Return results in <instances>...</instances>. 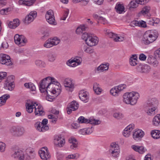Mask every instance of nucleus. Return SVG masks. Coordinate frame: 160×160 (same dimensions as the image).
Masks as SVG:
<instances>
[{"instance_id":"9d476101","label":"nucleus","mask_w":160,"mask_h":160,"mask_svg":"<svg viewBox=\"0 0 160 160\" xmlns=\"http://www.w3.org/2000/svg\"><path fill=\"white\" fill-rule=\"evenodd\" d=\"M45 18L47 21L51 24L56 25V22H55L54 13L52 10H49L46 14Z\"/></svg>"},{"instance_id":"052dcab7","label":"nucleus","mask_w":160,"mask_h":160,"mask_svg":"<svg viewBox=\"0 0 160 160\" xmlns=\"http://www.w3.org/2000/svg\"><path fill=\"white\" fill-rule=\"evenodd\" d=\"M129 25L133 27L135 26H138V25H139V21L136 20L133 21L130 23Z\"/></svg>"},{"instance_id":"0e129e2a","label":"nucleus","mask_w":160,"mask_h":160,"mask_svg":"<svg viewBox=\"0 0 160 160\" xmlns=\"http://www.w3.org/2000/svg\"><path fill=\"white\" fill-rule=\"evenodd\" d=\"M9 9V8L2 9L0 11V13L2 15L7 14L8 12Z\"/></svg>"},{"instance_id":"3c124183","label":"nucleus","mask_w":160,"mask_h":160,"mask_svg":"<svg viewBox=\"0 0 160 160\" xmlns=\"http://www.w3.org/2000/svg\"><path fill=\"white\" fill-rule=\"evenodd\" d=\"M149 21V24L152 25H155V24H157L160 23V20L158 18L154 19L150 18Z\"/></svg>"},{"instance_id":"4c0bfd02","label":"nucleus","mask_w":160,"mask_h":160,"mask_svg":"<svg viewBox=\"0 0 160 160\" xmlns=\"http://www.w3.org/2000/svg\"><path fill=\"white\" fill-rule=\"evenodd\" d=\"M88 29V27L87 26L84 25H81L77 28L76 32L78 34H80L83 31L87 30Z\"/></svg>"},{"instance_id":"37998d69","label":"nucleus","mask_w":160,"mask_h":160,"mask_svg":"<svg viewBox=\"0 0 160 160\" xmlns=\"http://www.w3.org/2000/svg\"><path fill=\"white\" fill-rule=\"evenodd\" d=\"M4 88L6 89H7L10 91H12L13 89L14 88V85L13 83L11 82H5L4 84Z\"/></svg>"},{"instance_id":"c9c22d12","label":"nucleus","mask_w":160,"mask_h":160,"mask_svg":"<svg viewBox=\"0 0 160 160\" xmlns=\"http://www.w3.org/2000/svg\"><path fill=\"white\" fill-rule=\"evenodd\" d=\"M137 57L136 54H134L129 59V63L132 66H134L137 64Z\"/></svg>"},{"instance_id":"20e7f679","label":"nucleus","mask_w":160,"mask_h":160,"mask_svg":"<svg viewBox=\"0 0 160 160\" xmlns=\"http://www.w3.org/2000/svg\"><path fill=\"white\" fill-rule=\"evenodd\" d=\"M47 95L46 99L48 101L52 102L55 98V96H58L61 92L60 88L52 89L49 91H46Z\"/></svg>"},{"instance_id":"7ed1b4c3","label":"nucleus","mask_w":160,"mask_h":160,"mask_svg":"<svg viewBox=\"0 0 160 160\" xmlns=\"http://www.w3.org/2000/svg\"><path fill=\"white\" fill-rule=\"evenodd\" d=\"M158 35V32L156 30L147 31L143 35L142 41L145 44L148 45L156 39Z\"/></svg>"},{"instance_id":"4468645a","label":"nucleus","mask_w":160,"mask_h":160,"mask_svg":"<svg viewBox=\"0 0 160 160\" xmlns=\"http://www.w3.org/2000/svg\"><path fill=\"white\" fill-rule=\"evenodd\" d=\"M79 107L78 103L75 101H73L68 105L67 110V113L69 114L71 113L72 111H74L77 110Z\"/></svg>"},{"instance_id":"2eb2a0df","label":"nucleus","mask_w":160,"mask_h":160,"mask_svg":"<svg viewBox=\"0 0 160 160\" xmlns=\"http://www.w3.org/2000/svg\"><path fill=\"white\" fill-rule=\"evenodd\" d=\"M64 85L66 89L70 92H72L74 88V84L71 78H66L64 81Z\"/></svg>"},{"instance_id":"5701e85b","label":"nucleus","mask_w":160,"mask_h":160,"mask_svg":"<svg viewBox=\"0 0 160 160\" xmlns=\"http://www.w3.org/2000/svg\"><path fill=\"white\" fill-rule=\"evenodd\" d=\"M137 69L138 71L142 73H147L149 72L150 70V67L147 65H140Z\"/></svg>"},{"instance_id":"c85d7f7f","label":"nucleus","mask_w":160,"mask_h":160,"mask_svg":"<svg viewBox=\"0 0 160 160\" xmlns=\"http://www.w3.org/2000/svg\"><path fill=\"white\" fill-rule=\"evenodd\" d=\"M61 136H56L54 140L55 144L60 147H62L65 142V140L63 139L61 140Z\"/></svg>"},{"instance_id":"473e14b6","label":"nucleus","mask_w":160,"mask_h":160,"mask_svg":"<svg viewBox=\"0 0 160 160\" xmlns=\"http://www.w3.org/2000/svg\"><path fill=\"white\" fill-rule=\"evenodd\" d=\"M152 124L155 126H160V114H157L153 119Z\"/></svg>"},{"instance_id":"b1692460","label":"nucleus","mask_w":160,"mask_h":160,"mask_svg":"<svg viewBox=\"0 0 160 160\" xmlns=\"http://www.w3.org/2000/svg\"><path fill=\"white\" fill-rule=\"evenodd\" d=\"M24 152L20 149L14 150L12 152V157L14 158H18L19 160L21 158V157L24 156Z\"/></svg>"},{"instance_id":"bf43d9fd","label":"nucleus","mask_w":160,"mask_h":160,"mask_svg":"<svg viewBox=\"0 0 160 160\" xmlns=\"http://www.w3.org/2000/svg\"><path fill=\"white\" fill-rule=\"evenodd\" d=\"M6 145L5 144L2 142H0V152H4L5 149Z\"/></svg>"},{"instance_id":"4be33fe9","label":"nucleus","mask_w":160,"mask_h":160,"mask_svg":"<svg viewBox=\"0 0 160 160\" xmlns=\"http://www.w3.org/2000/svg\"><path fill=\"white\" fill-rule=\"evenodd\" d=\"M149 1V0H136V2L131 1L130 3V7L131 8H135L138 6V4L141 5L145 4Z\"/></svg>"},{"instance_id":"5fc2aeb1","label":"nucleus","mask_w":160,"mask_h":160,"mask_svg":"<svg viewBox=\"0 0 160 160\" xmlns=\"http://www.w3.org/2000/svg\"><path fill=\"white\" fill-rule=\"evenodd\" d=\"M91 34L88 33H83L82 36V39L84 40L86 43L87 40L88 39L89 37L91 35Z\"/></svg>"},{"instance_id":"6e6d98bb","label":"nucleus","mask_w":160,"mask_h":160,"mask_svg":"<svg viewBox=\"0 0 160 160\" xmlns=\"http://www.w3.org/2000/svg\"><path fill=\"white\" fill-rule=\"evenodd\" d=\"M18 127L13 126L10 129V131L11 133L14 136H16V132L18 129Z\"/></svg>"},{"instance_id":"f03ea898","label":"nucleus","mask_w":160,"mask_h":160,"mask_svg":"<svg viewBox=\"0 0 160 160\" xmlns=\"http://www.w3.org/2000/svg\"><path fill=\"white\" fill-rule=\"evenodd\" d=\"M139 97V93L137 92H127L123 95V102L127 104L134 105L137 103Z\"/></svg>"},{"instance_id":"39448f33","label":"nucleus","mask_w":160,"mask_h":160,"mask_svg":"<svg viewBox=\"0 0 160 160\" xmlns=\"http://www.w3.org/2000/svg\"><path fill=\"white\" fill-rule=\"evenodd\" d=\"M60 41V39L56 37L50 38L46 41L43 46L45 48H50L58 44Z\"/></svg>"},{"instance_id":"79ce46f5","label":"nucleus","mask_w":160,"mask_h":160,"mask_svg":"<svg viewBox=\"0 0 160 160\" xmlns=\"http://www.w3.org/2000/svg\"><path fill=\"white\" fill-rule=\"evenodd\" d=\"M24 86L27 88H29L31 91H35L36 88L34 84L32 82L25 83L24 84Z\"/></svg>"},{"instance_id":"58836bf2","label":"nucleus","mask_w":160,"mask_h":160,"mask_svg":"<svg viewBox=\"0 0 160 160\" xmlns=\"http://www.w3.org/2000/svg\"><path fill=\"white\" fill-rule=\"evenodd\" d=\"M109 66L108 63L101 64L97 68V70L100 72L107 70L108 69Z\"/></svg>"},{"instance_id":"49530a36","label":"nucleus","mask_w":160,"mask_h":160,"mask_svg":"<svg viewBox=\"0 0 160 160\" xmlns=\"http://www.w3.org/2000/svg\"><path fill=\"white\" fill-rule=\"evenodd\" d=\"M113 117L117 119H121L123 118L124 115L123 114L120 112H115L113 114Z\"/></svg>"},{"instance_id":"aec40b11","label":"nucleus","mask_w":160,"mask_h":160,"mask_svg":"<svg viewBox=\"0 0 160 160\" xmlns=\"http://www.w3.org/2000/svg\"><path fill=\"white\" fill-rule=\"evenodd\" d=\"M80 99L85 102H87L89 99V94L88 93L84 90L81 91L79 94Z\"/></svg>"},{"instance_id":"72a5a7b5","label":"nucleus","mask_w":160,"mask_h":160,"mask_svg":"<svg viewBox=\"0 0 160 160\" xmlns=\"http://www.w3.org/2000/svg\"><path fill=\"white\" fill-rule=\"evenodd\" d=\"M115 9L117 12L118 13L121 14L124 12V7L122 4L117 3L115 7Z\"/></svg>"},{"instance_id":"7c9ffc66","label":"nucleus","mask_w":160,"mask_h":160,"mask_svg":"<svg viewBox=\"0 0 160 160\" xmlns=\"http://www.w3.org/2000/svg\"><path fill=\"white\" fill-rule=\"evenodd\" d=\"M20 22L18 19H15L13 20V21H10L8 24L9 28L12 29L16 28L19 25Z\"/></svg>"},{"instance_id":"e2e57ef3","label":"nucleus","mask_w":160,"mask_h":160,"mask_svg":"<svg viewBox=\"0 0 160 160\" xmlns=\"http://www.w3.org/2000/svg\"><path fill=\"white\" fill-rule=\"evenodd\" d=\"M35 1V0L25 1V5L28 6L32 5L34 4Z\"/></svg>"},{"instance_id":"680f3d73","label":"nucleus","mask_w":160,"mask_h":160,"mask_svg":"<svg viewBox=\"0 0 160 160\" xmlns=\"http://www.w3.org/2000/svg\"><path fill=\"white\" fill-rule=\"evenodd\" d=\"M114 40L115 42H120L123 41L124 40V38L122 37L118 36L116 35V36L115 37Z\"/></svg>"},{"instance_id":"dca6fc26","label":"nucleus","mask_w":160,"mask_h":160,"mask_svg":"<svg viewBox=\"0 0 160 160\" xmlns=\"http://www.w3.org/2000/svg\"><path fill=\"white\" fill-rule=\"evenodd\" d=\"M98 41L99 39L97 37L94 36L93 35L91 34L90 36L89 37L86 43L88 45L91 47L97 44Z\"/></svg>"},{"instance_id":"393cba45","label":"nucleus","mask_w":160,"mask_h":160,"mask_svg":"<svg viewBox=\"0 0 160 160\" xmlns=\"http://www.w3.org/2000/svg\"><path fill=\"white\" fill-rule=\"evenodd\" d=\"M133 124H130L127 127L124 129L123 132V136L126 137H128L130 136L131 131L134 128Z\"/></svg>"},{"instance_id":"bb28decb","label":"nucleus","mask_w":160,"mask_h":160,"mask_svg":"<svg viewBox=\"0 0 160 160\" xmlns=\"http://www.w3.org/2000/svg\"><path fill=\"white\" fill-rule=\"evenodd\" d=\"M147 62L154 67H157L158 64V62L156 58L152 56H149L148 57Z\"/></svg>"},{"instance_id":"1a4fd4ad","label":"nucleus","mask_w":160,"mask_h":160,"mask_svg":"<svg viewBox=\"0 0 160 160\" xmlns=\"http://www.w3.org/2000/svg\"><path fill=\"white\" fill-rule=\"evenodd\" d=\"M82 62V58L77 57L68 60L67 62V64L69 67H74L80 65Z\"/></svg>"},{"instance_id":"a211bd4d","label":"nucleus","mask_w":160,"mask_h":160,"mask_svg":"<svg viewBox=\"0 0 160 160\" xmlns=\"http://www.w3.org/2000/svg\"><path fill=\"white\" fill-rule=\"evenodd\" d=\"M35 104L34 113L36 116H40L44 115V112L43 110L42 107L40 105L37 104L34 102Z\"/></svg>"},{"instance_id":"6e6552de","label":"nucleus","mask_w":160,"mask_h":160,"mask_svg":"<svg viewBox=\"0 0 160 160\" xmlns=\"http://www.w3.org/2000/svg\"><path fill=\"white\" fill-rule=\"evenodd\" d=\"M110 146V148L109 150V152L114 157L118 156L120 153L119 148L118 145L115 143H112Z\"/></svg>"},{"instance_id":"de8ad7c7","label":"nucleus","mask_w":160,"mask_h":160,"mask_svg":"<svg viewBox=\"0 0 160 160\" xmlns=\"http://www.w3.org/2000/svg\"><path fill=\"white\" fill-rule=\"evenodd\" d=\"M83 50L89 54L92 53L94 52L93 49L92 47H88L87 46L84 45L83 47Z\"/></svg>"},{"instance_id":"774afa93","label":"nucleus","mask_w":160,"mask_h":160,"mask_svg":"<svg viewBox=\"0 0 160 160\" xmlns=\"http://www.w3.org/2000/svg\"><path fill=\"white\" fill-rule=\"evenodd\" d=\"M154 54L157 57L160 59V48L155 51Z\"/></svg>"},{"instance_id":"a19ab883","label":"nucleus","mask_w":160,"mask_h":160,"mask_svg":"<svg viewBox=\"0 0 160 160\" xmlns=\"http://www.w3.org/2000/svg\"><path fill=\"white\" fill-rule=\"evenodd\" d=\"M145 107L146 112L148 115L153 116L155 114L156 108L148 107V108H147L146 106H145Z\"/></svg>"},{"instance_id":"09e8293b","label":"nucleus","mask_w":160,"mask_h":160,"mask_svg":"<svg viewBox=\"0 0 160 160\" xmlns=\"http://www.w3.org/2000/svg\"><path fill=\"white\" fill-rule=\"evenodd\" d=\"M35 63L37 66L40 68L44 67L45 66V63L41 60H36L35 62Z\"/></svg>"},{"instance_id":"9b49d317","label":"nucleus","mask_w":160,"mask_h":160,"mask_svg":"<svg viewBox=\"0 0 160 160\" xmlns=\"http://www.w3.org/2000/svg\"><path fill=\"white\" fill-rule=\"evenodd\" d=\"M37 16V13L35 11L31 12L29 13L27 15L23 20L24 22L27 24H28L32 22Z\"/></svg>"},{"instance_id":"c756f323","label":"nucleus","mask_w":160,"mask_h":160,"mask_svg":"<svg viewBox=\"0 0 160 160\" xmlns=\"http://www.w3.org/2000/svg\"><path fill=\"white\" fill-rule=\"evenodd\" d=\"M150 9L151 8L149 6L144 7L139 13V16L143 15L144 16H148Z\"/></svg>"},{"instance_id":"a18cd8bd","label":"nucleus","mask_w":160,"mask_h":160,"mask_svg":"<svg viewBox=\"0 0 160 160\" xmlns=\"http://www.w3.org/2000/svg\"><path fill=\"white\" fill-rule=\"evenodd\" d=\"M48 59L49 62H53L56 59V55L53 52H50L47 55Z\"/></svg>"},{"instance_id":"2f4dec72","label":"nucleus","mask_w":160,"mask_h":160,"mask_svg":"<svg viewBox=\"0 0 160 160\" xmlns=\"http://www.w3.org/2000/svg\"><path fill=\"white\" fill-rule=\"evenodd\" d=\"M132 148L135 151L138 152L140 154L144 153L146 150L143 146H140L135 145L132 146Z\"/></svg>"},{"instance_id":"a878e982","label":"nucleus","mask_w":160,"mask_h":160,"mask_svg":"<svg viewBox=\"0 0 160 160\" xmlns=\"http://www.w3.org/2000/svg\"><path fill=\"white\" fill-rule=\"evenodd\" d=\"M158 104V100L155 98H152L148 100L145 106H146L147 108L148 107L156 108Z\"/></svg>"},{"instance_id":"423d86ee","label":"nucleus","mask_w":160,"mask_h":160,"mask_svg":"<svg viewBox=\"0 0 160 160\" xmlns=\"http://www.w3.org/2000/svg\"><path fill=\"white\" fill-rule=\"evenodd\" d=\"M38 154L42 160H49L51 157V155L47 147L41 148V150L38 151Z\"/></svg>"},{"instance_id":"864d4df0","label":"nucleus","mask_w":160,"mask_h":160,"mask_svg":"<svg viewBox=\"0 0 160 160\" xmlns=\"http://www.w3.org/2000/svg\"><path fill=\"white\" fill-rule=\"evenodd\" d=\"M7 76V73L6 72H0V82L3 79H6Z\"/></svg>"},{"instance_id":"cd10ccee","label":"nucleus","mask_w":160,"mask_h":160,"mask_svg":"<svg viewBox=\"0 0 160 160\" xmlns=\"http://www.w3.org/2000/svg\"><path fill=\"white\" fill-rule=\"evenodd\" d=\"M69 142L71 144L70 148L72 149H76L78 146L77 140L74 137H71L68 139Z\"/></svg>"},{"instance_id":"0eeeda50","label":"nucleus","mask_w":160,"mask_h":160,"mask_svg":"<svg viewBox=\"0 0 160 160\" xmlns=\"http://www.w3.org/2000/svg\"><path fill=\"white\" fill-rule=\"evenodd\" d=\"M78 121L79 123H90L92 124L98 125L101 123V121L95 120V119H86L84 117L82 116L80 117L78 119Z\"/></svg>"},{"instance_id":"f3484780","label":"nucleus","mask_w":160,"mask_h":160,"mask_svg":"<svg viewBox=\"0 0 160 160\" xmlns=\"http://www.w3.org/2000/svg\"><path fill=\"white\" fill-rule=\"evenodd\" d=\"M14 39L15 43L18 45L22 43H25L27 42V39L23 35H19L16 34L14 36Z\"/></svg>"},{"instance_id":"f257e3e1","label":"nucleus","mask_w":160,"mask_h":160,"mask_svg":"<svg viewBox=\"0 0 160 160\" xmlns=\"http://www.w3.org/2000/svg\"><path fill=\"white\" fill-rule=\"evenodd\" d=\"M60 88V84L54 78L48 77L42 80L39 86L41 92Z\"/></svg>"},{"instance_id":"e433bc0d","label":"nucleus","mask_w":160,"mask_h":160,"mask_svg":"<svg viewBox=\"0 0 160 160\" xmlns=\"http://www.w3.org/2000/svg\"><path fill=\"white\" fill-rule=\"evenodd\" d=\"M93 88L95 93L97 94H100L102 92V89L100 85L97 83L93 84Z\"/></svg>"},{"instance_id":"ddd939ff","label":"nucleus","mask_w":160,"mask_h":160,"mask_svg":"<svg viewBox=\"0 0 160 160\" xmlns=\"http://www.w3.org/2000/svg\"><path fill=\"white\" fill-rule=\"evenodd\" d=\"M126 86L124 84H121L112 88L110 91V93L114 96L118 95L119 92L126 88Z\"/></svg>"},{"instance_id":"69168bd1","label":"nucleus","mask_w":160,"mask_h":160,"mask_svg":"<svg viewBox=\"0 0 160 160\" xmlns=\"http://www.w3.org/2000/svg\"><path fill=\"white\" fill-rule=\"evenodd\" d=\"M24 156L21 157V158L20 159V160H29L30 157L27 154H25L24 152Z\"/></svg>"},{"instance_id":"ea45409f","label":"nucleus","mask_w":160,"mask_h":160,"mask_svg":"<svg viewBox=\"0 0 160 160\" xmlns=\"http://www.w3.org/2000/svg\"><path fill=\"white\" fill-rule=\"evenodd\" d=\"M10 98V95L8 94H5L0 97V106L4 105L7 100Z\"/></svg>"},{"instance_id":"8fccbe9b","label":"nucleus","mask_w":160,"mask_h":160,"mask_svg":"<svg viewBox=\"0 0 160 160\" xmlns=\"http://www.w3.org/2000/svg\"><path fill=\"white\" fill-rule=\"evenodd\" d=\"M25 130L23 128L18 127L16 132V136H20L22 135L24 133Z\"/></svg>"},{"instance_id":"338daca9","label":"nucleus","mask_w":160,"mask_h":160,"mask_svg":"<svg viewBox=\"0 0 160 160\" xmlns=\"http://www.w3.org/2000/svg\"><path fill=\"white\" fill-rule=\"evenodd\" d=\"M139 27H141L142 28H145L147 27V25L145 22L141 21H139Z\"/></svg>"},{"instance_id":"6ab92c4d","label":"nucleus","mask_w":160,"mask_h":160,"mask_svg":"<svg viewBox=\"0 0 160 160\" xmlns=\"http://www.w3.org/2000/svg\"><path fill=\"white\" fill-rule=\"evenodd\" d=\"M144 134V132L141 130H135L132 134L133 138L135 140L138 141L143 137Z\"/></svg>"},{"instance_id":"412c9836","label":"nucleus","mask_w":160,"mask_h":160,"mask_svg":"<svg viewBox=\"0 0 160 160\" xmlns=\"http://www.w3.org/2000/svg\"><path fill=\"white\" fill-rule=\"evenodd\" d=\"M40 122H37L35 124V127L36 129L40 132H45L49 129L48 126H43Z\"/></svg>"},{"instance_id":"c03bdc74","label":"nucleus","mask_w":160,"mask_h":160,"mask_svg":"<svg viewBox=\"0 0 160 160\" xmlns=\"http://www.w3.org/2000/svg\"><path fill=\"white\" fill-rule=\"evenodd\" d=\"M151 134L152 137L155 139H158L160 138V131L154 130L152 131Z\"/></svg>"},{"instance_id":"f8f14e48","label":"nucleus","mask_w":160,"mask_h":160,"mask_svg":"<svg viewBox=\"0 0 160 160\" xmlns=\"http://www.w3.org/2000/svg\"><path fill=\"white\" fill-rule=\"evenodd\" d=\"M0 63L2 64H5L7 66L12 65V62L10 57L6 54H0Z\"/></svg>"},{"instance_id":"603ef678","label":"nucleus","mask_w":160,"mask_h":160,"mask_svg":"<svg viewBox=\"0 0 160 160\" xmlns=\"http://www.w3.org/2000/svg\"><path fill=\"white\" fill-rule=\"evenodd\" d=\"M105 34L108 35L110 38H112L114 39L116 35L113 32H111L109 30H107L106 31Z\"/></svg>"},{"instance_id":"13d9d810","label":"nucleus","mask_w":160,"mask_h":160,"mask_svg":"<svg viewBox=\"0 0 160 160\" xmlns=\"http://www.w3.org/2000/svg\"><path fill=\"white\" fill-rule=\"evenodd\" d=\"M69 13V10L68 9L64 11L62 16L61 18L60 19L62 20H65L68 17Z\"/></svg>"},{"instance_id":"4d7b16f0","label":"nucleus","mask_w":160,"mask_h":160,"mask_svg":"<svg viewBox=\"0 0 160 160\" xmlns=\"http://www.w3.org/2000/svg\"><path fill=\"white\" fill-rule=\"evenodd\" d=\"M14 77L13 75H10L8 76L6 79L5 82H11L12 83H13V79H14Z\"/></svg>"},{"instance_id":"f704fd0d","label":"nucleus","mask_w":160,"mask_h":160,"mask_svg":"<svg viewBox=\"0 0 160 160\" xmlns=\"http://www.w3.org/2000/svg\"><path fill=\"white\" fill-rule=\"evenodd\" d=\"M35 104L34 102L27 103L26 104V111L29 113H31L33 112V108H34Z\"/></svg>"}]
</instances>
